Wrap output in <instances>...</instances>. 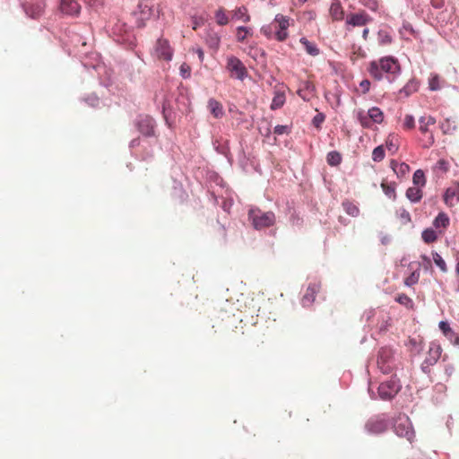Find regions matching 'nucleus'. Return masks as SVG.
Here are the masks:
<instances>
[{"instance_id":"nucleus-1","label":"nucleus","mask_w":459,"mask_h":459,"mask_svg":"<svg viewBox=\"0 0 459 459\" xmlns=\"http://www.w3.org/2000/svg\"><path fill=\"white\" fill-rule=\"evenodd\" d=\"M368 71L369 74L377 81L386 78L391 82V77L400 73V64L398 60L393 56H385L378 60L371 61L368 65Z\"/></svg>"},{"instance_id":"nucleus-30","label":"nucleus","mask_w":459,"mask_h":459,"mask_svg":"<svg viewBox=\"0 0 459 459\" xmlns=\"http://www.w3.org/2000/svg\"><path fill=\"white\" fill-rule=\"evenodd\" d=\"M450 220L448 216L445 212H439L438 215L435 218L433 221V225L436 229H446L448 227Z\"/></svg>"},{"instance_id":"nucleus-53","label":"nucleus","mask_w":459,"mask_h":459,"mask_svg":"<svg viewBox=\"0 0 459 459\" xmlns=\"http://www.w3.org/2000/svg\"><path fill=\"white\" fill-rule=\"evenodd\" d=\"M304 91H313L315 90V86L311 82H304Z\"/></svg>"},{"instance_id":"nucleus-22","label":"nucleus","mask_w":459,"mask_h":459,"mask_svg":"<svg viewBox=\"0 0 459 459\" xmlns=\"http://www.w3.org/2000/svg\"><path fill=\"white\" fill-rule=\"evenodd\" d=\"M208 109L215 118H221L224 115L222 104L214 99L209 100Z\"/></svg>"},{"instance_id":"nucleus-28","label":"nucleus","mask_w":459,"mask_h":459,"mask_svg":"<svg viewBox=\"0 0 459 459\" xmlns=\"http://www.w3.org/2000/svg\"><path fill=\"white\" fill-rule=\"evenodd\" d=\"M252 36V29L245 26H238L236 29V39L238 42H245L246 39Z\"/></svg>"},{"instance_id":"nucleus-37","label":"nucleus","mask_w":459,"mask_h":459,"mask_svg":"<svg viewBox=\"0 0 459 459\" xmlns=\"http://www.w3.org/2000/svg\"><path fill=\"white\" fill-rule=\"evenodd\" d=\"M326 160L330 166H337L342 161V156L338 152L333 151L327 154Z\"/></svg>"},{"instance_id":"nucleus-50","label":"nucleus","mask_w":459,"mask_h":459,"mask_svg":"<svg viewBox=\"0 0 459 459\" xmlns=\"http://www.w3.org/2000/svg\"><path fill=\"white\" fill-rule=\"evenodd\" d=\"M370 82L367 79L365 80H362L359 83V87L361 89V91L363 94H366L367 92H368L369 89H370Z\"/></svg>"},{"instance_id":"nucleus-52","label":"nucleus","mask_w":459,"mask_h":459,"mask_svg":"<svg viewBox=\"0 0 459 459\" xmlns=\"http://www.w3.org/2000/svg\"><path fill=\"white\" fill-rule=\"evenodd\" d=\"M431 5L434 8L440 9L445 5V0H431Z\"/></svg>"},{"instance_id":"nucleus-49","label":"nucleus","mask_w":459,"mask_h":459,"mask_svg":"<svg viewBox=\"0 0 459 459\" xmlns=\"http://www.w3.org/2000/svg\"><path fill=\"white\" fill-rule=\"evenodd\" d=\"M193 30H196L199 27L204 24V19L202 17H192Z\"/></svg>"},{"instance_id":"nucleus-59","label":"nucleus","mask_w":459,"mask_h":459,"mask_svg":"<svg viewBox=\"0 0 459 459\" xmlns=\"http://www.w3.org/2000/svg\"><path fill=\"white\" fill-rule=\"evenodd\" d=\"M84 2L89 4L90 6H92L95 4V3L97 2V0H84Z\"/></svg>"},{"instance_id":"nucleus-33","label":"nucleus","mask_w":459,"mask_h":459,"mask_svg":"<svg viewBox=\"0 0 459 459\" xmlns=\"http://www.w3.org/2000/svg\"><path fill=\"white\" fill-rule=\"evenodd\" d=\"M342 207H343L344 211L347 212V214H349L352 217H357L359 214V209L352 202L344 201L342 203Z\"/></svg>"},{"instance_id":"nucleus-9","label":"nucleus","mask_w":459,"mask_h":459,"mask_svg":"<svg viewBox=\"0 0 459 459\" xmlns=\"http://www.w3.org/2000/svg\"><path fill=\"white\" fill-rule=\"evenodd\" d=\"M400 389L401 385L399 381L392 378L380 384L378 386V394L383 400H391L398 394Z\"/></svg>"},{"instance_id":"nucleus-25","label":"nucleus","mask_w":459,"mask_h":459,"mask_svg":"<svg viewBox=\"0 0 459 459\" xmlns=\"http://www.w3.org/2000/svg\"><path fill=\"white\" fill-rule=\"evenodd\" d=\"M299 41L304 46L305 50L308 55L312 56H316L319 55L320 50L315 43L310 42L307 39L304 37L301 38Z\"/></svg>"},{"instance_id":"nucleus-10","label":"nucleus","mask_w":459,"mask_h":459,"mask_svg":"<svg viewBox=\"0 0 459 459\" xmlns=\"http://www.w3.org/2000/svg\"><path fill=\"white\" fill-rule=\"evenodd\" d=\"M45 5L44 0H25L22 4L26 14L33 19H37L42 15Z\"/></svg>"},{"instance_id":"nucleus-4","label":"nucleus","mask_w":459,"mask_h":459,"mask_svg":"<svg viewBox=\"0 0 459 459\" xmlns=\"http://www.w3.org/2000/svg\"><path fill=\"white\" fill-rule=\"evenodd\" d=\"M356 117L363 128H371L373 124H382L385 115L378 107H372L368 112L359 109Z\"/></svg>"},{"instance_id":"nucleus-29","label":"nucleus","mask_w":459,"mask_h":459,"mask_svg":"<svg viewBox=\"0 0 459 459\" xmlns=\"http://www.w3.org/2000/svg\"><path fill=\"white\" fill-rule=\"evenodd\" d=\"M378 43L382 46L390 45L393 41L391 33L387 29H380L377 32Z\"/></svg>"},{"instance_id":"nucleus-43","label":"nucleus","mask_w":459,"mask_h":459,"mask_svg":"<svg viewBox=\"0 0 459 459\" xmlns=\"http://www.w3.org/2000/svg\"><path fill=\"white\" fill-rule=\"evenodd\" d=\"M415 127V119L412 115H405L403 121V128L405 130H411Z\"/></svg>"},{"instance_id":"nucleus-58","label":"nucleus","mask_w":459,"mask_h":459,"mask_svg":"<svg viewBox=\"0 0 459 459\" xmlns=\"http://www.w3.org/2000/svg\"><path fill=\"white\" fill-rule=\"evenodd\" d=\"M421 259L423 260L427 266H430L431 261L427 255H421Z\"/></svg>"},{"instance_id":"nucleus-14","label":"nucleus","mask_w":459,"mask_h":459,"mask_svg":"<svg viewBox=\"0 0 459 459\" xmlns=\"http://www.w3.org/2000/svg\"><path fill=\"white\" fill-rule=\"evenodd\" d=\"M444 203L449 207L459 205V183L455 182L446 188L443 196Z\"/></svg>"},{"instance_id":"nucleus-46","label":"nucleus","mask_w":459,"mask_h":459,"mask_svg":"<svg viewBox=\"0 0 459 459\" xmlns=\"http://www.w3.org/2000/svg\"><path fill=\"white\" fill-rule=\"evenodd\" d=\"M381 187L384 191V193L390 198L395 197V188L394 186L388 185L386 183H382Z\"/></svg>"},{"instance_id":"nucleus-57","label":"nucleus","mask_w":459,"mask_h":459,"mask_svg":"<svg viewBox=\"0 0 459 459\" xmlns=\"http://www.w3.org/2000/svg\"><path fill=\"white\" fill-rule=\"evenodd\" d=\"M369 35V30L368 28H365L362 31V38L364 40H367L368 39Z\"/></svg>"},{"instance_id":"nucleus-32","label":"nucleus","mask_w":459,"mask_h":459,"mask_svg":"<svg viewBox=\"0 0 459 459\" xmlns=\"http://www.w3.org/2000/svg\"><path fill=\"white\" fill-rule=\"evenodd\" d=\"M285 95L281 92H276L271 103V109L275 110L283 106L285 103Z\"/></svg>"},{"instance_id":"nucleus-13","label":"nucleus","mask_w":459,"mask_h":459,"mask_svg":"<svg viewBox=\"0 0 459 459\" xmlns=\"http://www.w3.org/2000/svg\"><path fill=\"white\" fill-rule=\"evenodd\" d=\"M442 349L439 344L432 342L429 345L428 355L422 363V369L427 372L429 368L437 363L441 356Z\"/></svg>"},{"instance_id":"nucleus-60","label":"nucleus","mask_w":459,"mask_h":459,"mask_svg":"<svg viewBox=\"0 0 459 459\" xmlns=\"http://www.w3.org/2000/svg\"><path fill=\"white\" fill-rule=\"evenodd\" d=\"M181 72H182V73H185V72H186L185 65H181Z\"/></svg>"},{"instance_id":"nucleus-51","label":"nucleus","mask_w":459,"mask_h":459,"mask_svg":"<svg viewBox=\"0 0 459 459\" xmlns=\"http://www.w3.org/2000/svg\"><path fill=\"white\" fill-rule=\"evenodd\" d=\"M287 133H288V126H287L279 125V126H276L274 127V134H275L281 135V134H287Z\"/></svg>"},{"instance_id":"nucleus-54","label":"nucleus","mask_w":459,"mask_h":459,"mask_svg":"<svg viewBox=\"0 0 459 459\" xmlns=\"http://www.w3.org/2000/svg\"><path fill=\"white\" fill-rule=\"evenodd\" d=\"M450 342L454 345V346H457L459 347V333H455V336L454 338H452V340L450 341Z\"/></svg>"},{"instance_id":"nucleus-15","label":"nucleus","mask_w":459,"mask_h":459,"mask_svg":"<svg viewBox=\"0 0 459 459\" xmlns=\"http://www.w3.org/2000/svg\"><path fill=\"white\" fill-rule=\"evenodd\" d=\"M320 284L317 282H311L308 284L305 294L302 297L301 303L303 307H309L315 301L316 294L320 290Z\"/></svg>"},{"instance_id":"nucleus-31","label":"nucleus","mask_w":459,"mask_h":459,"mask_svg":"<svg viewBox=\"0 0 459 459\" xmlns=\"http://www.w3.org/2000/svg\"><path fill=\"white\" fill-rule=\"evenodd\" d=\"M419 89V82L415 80L409 81L406 85L400 90V93L405 97L410 96L411 93L416 92Z\"/></svg>"},{"instance_id":"nucleus-23","label":"nucleus","mask_w":459,"mask_h":459,"mask_svg":"<svg viewBox=\"0 0 459 459\" xmlns=\"http://www.w3.org/2000/svg\"><path fill=\"white\" fill-rule=\"evenodd\" d=\"M214 19L219 26H225L230 22L227 10L222 6L218 7L214 12Z\"/></svg>"},{"instance_id":"nucleus-42","label":"nucleus","mask_w":459,"mask_h":459,"mask_svg":"<svg viewBox=\"0 0 459 459\" xmlns=\"http://www.w3.org/2000/svg\"><path fill=\"white\" fill-rule=\"evenodd\" d=\"M433 260H434V263L436 264V265L438 266L439 269L443 273H446L447 271V267H446V264L445 260L437 252L433 253Z\"/></svg>"},{"instance_id":"nucleus-45","label":"nucleus","mask_w":459,"mask_h":459,"mask_svg":"<svg viewBox=\"0 0 459 459\" xmlns=\"http://www.w3.org/2000/svg\"><path fill=\"white\" fill-rule=\"evenodd\" d=\"M419 278H420V273L418 272H412L410 276H408L405 280H404V284L406 286H412L414 285L415 283L418 282L419 281Z\"/></svg>"},{"instance_id":"nucleus-12","label":"nucleus","mask_w":459,"mask_h":459,"mask_svg":"<svg viewBox=\"0 0 459 459\" xmlns=\"http://www.w3.org/2000/svg\"><path fill=\"white\" fill-rule=\"evenodd\" d=\"M387 421L383 416L370 418L365 424V429L370 434H380L387 429Z\"/></svg>"},{"instance_id":"nucleus-18","label":"nucleus","mask_w":459,"mask_h":459,"mask_svg":"<svg viewBox=\"0 0 459 459\" xmlns=\"http://www.w3.org/2000/svg\"><path fill=\"white\" fill-rule=\"evenodd\" d=\"M205 43L210 49L217 52L221 46V37L216 31L209 30L206 32Z\"/></svg>"},{"instance_id":"nucleus-7","label":"nucleus","mask_w":459,"mask_h":459,"mask_svg":"<svg viewBox=\"0 0 459 459\" xmlns=\"http://www.w3.org/2000/svg\"><path fill=\"white\" fill-rule=\"evenodd\" d=\"M371 22L372 17L364 10H360L357 13H351L346 16L345 28L347 30H351L353 27L366 26Z\"/></svg>"},{"instance_id":"nucleus-38","label":"nucleus","mask_w":459,"mask_h":459,"mask_svg":"<svg viewBox=\"0 0 459 459\" xmlns=\"http://www.w3.org/2000/svg\"><path fill=\"white\" fill-rule=\"evenodd\" d=\"M385 146L390 152H395L399 146L397 136L394 134H390L385 141Z\"/></svg>"},{"instance_id":"nucleus-36","label":"nucleus","mask_w":459,"mask_h":459,"mask_svg":"<svg viewBox=\"0 0 459 459\" xmlns=\"http://www.w3.org/2000/svg\"><path fill=\"white\" fill-rule=\"evenodd\" d=\"M412 181L416 186H424L426 184V178L423 170L417 169L413 174Z\"/></svg>"},{"instance_id":"nucleus-39","label":"nucleus","mask_w":459,"mask_h":459,"mask_svg":"<svg viewBox=\"0 0 459 459\" xmlns=\"http://www.w3.org/2000/svg\"><path fill=\"white\" fill-rule=\"evenodd\" d=\"M437 235L436 231L432 229H427L422 232V239L426 243H433L437 240Z\"/></svg>"},{"instance_id":"nucleus-24","label":"nucleus","mask_w":459,"mask_h":459,"mask_svg":"<svg viewBox=\"0 0 459 459\" xmlns=\"http://www.w3.org/2000/svg\"><path fill=\"white\" fill-rule=\"evenodd\" d=\"M440 128L445 134H450L457 130L458 124L454 118H446L441 123Z\"/></svg>"},{"instance_id":"nucleus-34","label":"nucleus","mask_w":459,"mask_h":459,"mask_svg":"<svg viewBox=\"0 0 459 459\" xmlns=\"http://www.w3.org/2000/svg\"><path fill=\"white\" fill-rule=\"evenodd\" d=\"M440 331L449 340V342L454 338L455 332L450 327L449 324L446 321H441L438 325Z\"/></svg>"},{"instance_id":"nucleus-56","label":"nucleus","mask_w":459,"mask_h":459,"mask_svg":"<svg viewBox=\"0 0 459 459\" xmlns=\"http://www.w3.org/2000/svg\"><path fill=\"white\" fill-rule=\"evenodd\" d=\"M297 93H298V95H299V97H301L303 100H308V97H307V95L306 91H304V89H299V90L298 91V92H297Z\"/></svg>"},{"instance_id":"nucleus-55","label":"nucleus","mask_w":459,"mask_h":459,"mask_svg":"<svg viewBox=\"0 0 459 459\" xmlns=\"http://www.w3.org/2000/svg\"><path fill=\"white\" fill-rule=\"evenodd\" d=\"M197 56H198V58L200 60V62H203L204 61V50L202 48H197L195 50Z\"/></svg>"},{"instance_id":"nucleus-11","label":"nucleus","mask_w":459,"mask_h":459,"mask_svg":"<svg viewBox=\"0 0 459 459\" xmlns=\"http://www.w3.org/2000/svg\"><path fill=\"white\" fill-rule=\"evenodd\" d=\"M154 55L157 58L169 61L173 56V48L168 39H159L154 47Z\"/></svg>"},{"instance_id":"nucleus-35","label":"nucleus","mask_w":459,"mask_h":459,"mask_svg":"<svg viewBox=\"0 0 459 459\" xmlns=\"http://www.w3.org/2000/svg\"><path fill=\"white\" fill-rule=\"evenodd\" d=\"M442 87V81L439 75L437 74H431V76L429 79V88L431 91H438Z\"/></svg>"},{"instance_id":"nucleus-2","label":"nucleus","mask_w":459,"mask_h":459,"mask_svg":"<svg viewBox=\"0 0 459 459\" xmlns=\"http://www.w3.org/2000/svg\"><path fill=\"white\" fill-rule=\"evenodd\" d=\"M292 20L281 13L275 15L273 22L261 27L260 32L267 39H275L283 42L289 38L288 29Z\"/></svg>"},{"instance_id":"nucleus-47","label":"nucleus","mask_w":459,"mask_h":459,"mask_svg":"<svg viewBox=\"0 0 459 459\" xmlns=\"http://www.w3.org/2000/svg\"><path fill=\"white\" fill-rule=\"evenodd\" d=\"M325 119V116L323 113H318L312 119V124L316 129H321V126Z\"/></svg>"},{"instance_id":"nucleus-3","label":"nucleus","mask_w":459,"mask_h":459,"mask_svg":"<svg viewBox=\"0 0 459 459\" xmlns=\"http://www.w3.org/2000/svg\"><path fill=\"white\" fill-rule=\"evenodd\" d=\"M248 219L255 230H263L274 225L276 217L274 212H264L259 208H251L248 211Z\"/></svg>"},{"instance_id":"nucleus-48","label":"nucleus","mask_w":459,"mask_h":459,"mask_svg":"<svg viewBox=\"0 0 459 459\" xmlns=\"http://www.w3.org/2000/svg\"><path fill=\"white\" fill-rule=\"evenodd\" d=\"M360 3L371 11L376 12L378 8L377 0H360Z\"/></svg>"},{"instance_id":"nucleus-17","label":"nucleus","mask_w":459,"mask_h":459,"mask_svg":"<svg viewBox=\"0 0 459 459\" xmlns=\"http://www.w3.org/2000/svg\"><path fill=\"white\" fill-rule=\"evenodd\" d=\"M137 126L140 133L145 136H151L154 134V120L148 116L141 117Z\"/></svg>"},{"instance_id":"nucleus-6","label":"nucleus","mask_w":459,"mask_h":459,"mask_svg":"<svg viewBox=\"0 0 459 459\" xmlns=\"http://www.w3.org/2000/svg\"><path fill=\"white\" fill-rule=\"evenodd\" d=\"M419 130L425 136L423 146L429 148L435 143V138L432 132L429 130V126L436 124V119L431 116H422L419 119Z\"/></svg>"},{"instance_id":"nucleus-27","label":"nucleus","mask_w":459,"mask_h":459,"mask_svg":"<svg viewBox=\"0 0 459 459\" xmlns=\"http://www.w3.org/2000/svg\"><path fill=\"white\" fill-rule=\"evenodd\" d=\"M406 197L413 202L418 203L422 198V191L420 186L409 187L406 191Z\"/></svg>"},{"instance_id":"nucleus-19","label":"nucleus","mask_w":459,"mask_h":459,"mask_svg":"<svg viewBox=\"0 0 459 459\" xmlns=\"http://www.w3.org/2000/svg\"><path fill=\"white\" fill-rule=\"evenodd\" d=\"M141 19L148 20L152 16H159L160 11L155 10L153 5H150L147 2H141L138 5Z\"/></svg>"},{"instance_id":"nucleus-40","label":"nucleus","mask_w":459,"mask_h":459,"mask_svg":"<svg viewBox=\"0 0 459 459\" xmlns=\"http://www.w3.org/2000/svg\"><path fill=\"white\" fill-rule=\"evenodd\" d=\"M385 158V150L382 145L376 147L372 152V160L376 162L383 160Z\"/></svg>"},{"instance_id":"nucleus-5","label":"nucleus","mask_w":459,"mask_h":459,"mask_svg":"<svg viewBox=\"0 0 459 459\" xmlns=\"http://www.w3.org/2000/svg\"><path fill=\"white\" fill-rule=\"evenodd\" d=\"M394 432L397 436L405 437L410 443L415 438V432L412 429L409 417L405 414H400L394 424Z\"/></svg>"},{"instance_id":"nucleus-44","label":"nucleus","mask_w":459,"mask_h":459,"mask_svg":"<svg viewBox=\"0 0 459 459\" xmlns=\"http://www.w3.org/2000/svg\"><path fill=\"white\" fill-rule=\"evenodd\" d=\"M449 169V162L446 160H439L435 165V170L440 173H446Z\"/></svg>"},{"instance_id":"nucleus-41","label":"nucleus","mask_w":459,"mask_h":459,"mask_svg":"<svg viewBox=\"0 0 459 459\" xmlns=\"http://www.w3.org/2000/svg\"><path fill=\"white\" fill-rule=\"evenodd\" d=\"M395 300L401 304V305H403L405 306L406 307H412L413 306V302H412V299L407 296L406 294L404 293H402V294H399L396 298H395Z\"/></svg>"},{"instance_id":"nucleus-20","label":"nucleus","mask_w":459,"mask_h":459,"mask_svg":"<svg viewBox=\"0 0 459 459\" xmlns=\"http://www.w3.org/2000/svg\"><path fill=\"white\" fill-rule=\"evenodd\" d=\"M231 18L233 20L241 21L242 22L247 23L251 20V16L248 13V10L245 5L236 7L231 11Z\"/></svg>"},{"instance_id":"nucleus-26","label":"nucleus","mask_w":459,"mask_h":459,"mask_svg":"<svg viewBox=\"0 0 459 459\" xmlns=\"http://www.w3.org/2000/svg\"><path fill=\"white\" fill-rule=\"evenodd\" d=\"M391 168L397 176H404L410 170L408 164L404 162H398L396 160H391Z\"/></svg>"},{"instance_id":"nucleus-21","label":"nucleus","mask_w":459,"mask_h":459,"mask_svg":"<svg viewBox=\"0 0 459 459\" xmlns=\"http://www.w3.org/2000/svg\"><path fill=\"white\" fill-rule=\"evenodd\" d=\"M329 14L333 21L340 22L344 18V11L342 4L339 2H333L329 9Z\"/></svg>"},{"instance_id":"nucleus-8","label":"nucleus","mask_w":459,"mask_h":459,"mask_svg":"<svg viewBox=\"0 0 459 459\" xmlns=\"http://www.w3.org/2000/svg\"><path fill=\"white\" fill-rule=\"evenodd\" d=\"M226 67L231 76H234L240 81H243L248 74L243 62L234 56H230L227 58Z\"/></svg>"},{"instance_id":"nucleus-61","label":"nucleus","mask_w":459,"mask_h":459,"mask_svg":"<svg viewBox=\"0 0 459 459\" xmlns=\"http://www.w3.org/2000/svg\"><path fill=\"white\" fill-rule=\"evenodd\" d=\"M301 2H306V0H300Z\"/></svg>"},{"instance_id":"nucleus-16","label":"nucleus","mask_w":459,"mask_h":459,"mask_svg":"<svg viewBox=\"0 0 459 459\" xmlns=\"http://www.w3.org/2000/svg\"><path fill=\"white\" fill-rule=\"evenodd\" d=\"M60 11L71 16L78 15L81 11V5L76 0H60Z\"/></svg>"}]
</instances>
